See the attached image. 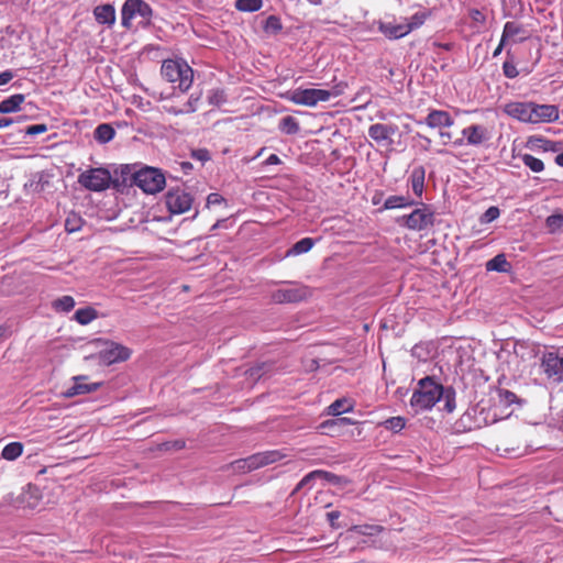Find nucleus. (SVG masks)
Wrapping results in <instances>:
<instances>
[{
	"label": "nucleus",
	"mask_w": 563,
	"mask_h": 563,
	"mask_svg": "<svg viewBox=\"0 0 563 563\" xmlns=\"http://www.w3.org/2000/svg\"><path fill=\"white\" fill-rule=\"evenodd\" d=\"M444 387L437 383L431 376H427L418 382L410 406L416 412L431 409L437 402L441 401Z\"/></svg>",
	"instance_id": "nucleus-1"
},
{
	"label": "nucleus",
	"mask_w": 563,
	"mask_h": 563,
	"mask_svg": "<svg viewBox=\"0 0 563 563\" xmlns=\"http://www.w3.org/2000/svg\"><path fill=\"white\" fill-rule=\"evenodd\" d=\"M161 76L180 92H187L194 82V70L184 59H165L161 66Z\"/></svg>",
	"instance_id": "nucleus-2"
},
{
	"label": "nucleus",
	"mask_w": 563,
	"mask_h": 563,
	"mask_svg": "<svg viewBox=\"0 0 563 563\" xmlns=\"http://www.w3.org/2000/svg\"><path fill=\"white\" fill-rule=\"evenodd\" d=\"M42 501L41 489L36 485L29 484L18 495L7 494L0 501L1 506H12L16 509H36Z\"/></svg>",
	"instance_id": "nucleus-3"
},
{
	"label": "nucleus",
	"mask_w": 563,
	"mask_h": 563,
	"mask_svg": "<svg viewBox=\"0 0 563 563\" xmlns=\"http://www.w3.org/2000/svg\"><path fill=\"white\" fill-rule=\"evenodd\" d=\"M397 223L409 230L423 231L433 225L434 213L430 207L421 203V208H417L411 213L398 218Z\"/></svg>",
	"instance_id": "nucleus-4"
},
{
	"label": "nucleus",
	"mask_w": 563,
	"mask_h": 563,
	"mask_svg": "<svg viewBox=\"0 0 563 563\" xmlns=\"http://www.w3.org/2000/svg\"><path fill=\"white\" fill-rule=\"evenodd\" d=\"M78 183L88 190L102 191L112 185V175L103 167L90 168L78 176Z\"/></svg>",
	"instance_id": "nucleus-5"
},
{
	"label": "nucleus",
	"mask_w": 563,
	"mask_h": 563,
	"mask_svg": "<svg viewBox=\"0 0 563 563\" xmlns=\"http://www.w3.org/2000/svg\"><path fill=\"white\" fill-rule=\"evenodd\" d=\"M152 15L153 9L144 0H125L121 9L122 25L126 29L131 27V20L135 16H141L144 24L148 25Z\"/></svg>",
	"instance_id": "nucleus-6"
},
{
	"label": "nucleus",
	"mask_w": 563,
	"mask_h": 563,
	"mask_svg": "<svg viewBox=\"0 0 563 563\" xmlns=\"http://www.w3.org/2000/svg\"><path fill=\"white\" fill-rule=\"evenodd\" d=\"M540 367L548 379L554 383L563 382V349L547 351L540 358Z\"/></svg>",
	"instance_id": "nucleus-7"
},
{
	"label": "nucleus",
	"mask_w": 563,
	"mask_h": 563,
	"mask_svg": "<svg viewBox=\"0 0 563 563\" xmlns=\"http://www.w3.org/2000/svg\"><path fill=\"white\" fill-rule=\"evenodd\" d=\"M166 179L164 174L154 167H144L137 170L135 185L146 194H156L163 190Z\"/></svg>",
	"instance_id": "nucleus-8"
},
{
	"label": "nucleus",
	"mask_w": 563,
	"mask_h": 563,
	"mask_svg": "<svg viewBox=\"0 0 563 563\" xmlns=\"http://www.w3.org/2000/svg\"><path fill=\"white\" fill-rule=\"evenodd\" d=\"M295 104L314 107L318 102H325L330 100V93L325 89H295L288 92L287 97Z\"/></svg>",
	"instance_id": "nucleus-9"
},
{
	"label": "nucleus",
	"mask_w": 563,
	"mask_h": 563,
	"mask_svg": "<svg viewBox=\"0 0 563 563\" xmlns=\"http://www.w3.org/2000/svg\"><path fill=\"white\" fill-rule=\"evenodd\" d=\"M192 197L183 189H169L165 196V203L172 213L180 214L188 211L192 205Z\"/></svg>",
	"instance_id": "nucleus-10"
},
{
	"label": "nucleus",
	"mask_w": 563,
	"mask_h": 563,
	"mask_svg": "<svg viewBox=\"0 0 563 563\" xmlns=\"http://www.w3.org/2000/svg\"><path fill=\"white\" fill-rule=\"evenodd\" d=\"M310 289L303 285H295L292 288L277 289L272 292L271 299L275 303L300 302L310 296Z\"/></svg>",
	"instance_id": "nucleus-11"
},
{
	"label": "nucleus",
	"mask_w": 563,
	"mask_h": 563,
	"mask_svg": "<svg viewBox=\"0 0 563 563\" xmlns=\"http://www.w3.org/2000/svg\"><path fill=\"white\" fill-rule=\"evenodd\" d=\"M316 479H324L325 482L333 484V485H342V484L347 483V479H345L342 476L335 475L333 473H330V472H327L323 470H316V471L308 473L306 476H303V478L297 484L292 494L299 492L302 488L310 489Z\"/></svg>",
	"instance_id": "nucleus-12"
},
{
	"label": "nucleus",
	"mask_w": 563,
	"mask_h": 563,
	"mask_svg": "<svg viewBox=\"0 0 563 563\" xmlns=\"http://www.w3.org/2000/svg\"><path fill=\"white\" fill-rule=\"evenodd\" d=\"M285 455L277 450L265 451L261 453L253 454L247 459L243 460V467H246L249 471L256 470L273 463H276L284 459Z\"/></svg>",
	"instance_id": "nucleus-13"
},
{
	"label": "nucleus",
	"mask_w": 563,
	"mask_h": 563,
	"mask_svg": "<svg viewBox=\"0 0 563 563\" xmlns=\"http://www.w3.org/2000/svg\"><path fill=\"white\" fill-rule=\"evenodd\" d=\"M137 170L131 165H121L120 168L114 170L112 176V186L117 190L133 186L136 183Z\"/></svg>",
	"instance_id": "nucleus-14"
},
{
	"label": "nucleus",
	"mask_w": 563,
	"mask_h": 563,
	"mask_svg": "<svg viewBox=\"0 0 563 563\" xmlns=\"http://www.w3.org/2000/svg\"><path fill=\"white\" fill-rule=\"evenodd\" d=\"M559 119V108L553 104L531 102V123L554 122Z\"/></svg>",
	"instance_id": "nucleus-15"
},
{
	"label": "nucleus",
	"mask_w": 563,
	"mask_h": 563,
	"mask_svg": "<svg viewBox=\"0 0 563 563\" xmlns=\"http://www.w3.org/2000/svg\"><path fill=\"white\" fill-rule=\"evenodd\" d=\"M131 355V350L119 343H110V345L100 352V358L106 364L126 361Z\"/></svg>",
	"instance_id": "nucleus-16"
},
{
	"label": "nucleus",
	"mask_w": 563,
	"mask_h": 563,
	"mask_svg": "<svg viewBox=\"0 0 563 563\" xmlns=\"http://www.w3.org/2000/svg\"><path fill=\"white\" fill-rule=\"evenodd\" d=\"M462 135L466 139V144L479 146L490 139L488 129L481 124H472L462 130Z\"/></svg>",
	"instance_id": "nucleus-17"
},
{
	"label": "nucleus",
	"mask_w": 563,
	"mask_h": 563,
	"mask_svg": "<svg viewBox=\"0 0 563 563\" xmlns=\"http://www.w3.org/2000/svg\"><path fill=\"white\" fill-rule=\"evenodd\" d=\"M398 126L396 124L375 123L368 128V136L377 143H393L391 136L396 134Z\"/></svg>",
	"instance_id": "nucleus-18"
},
{
	"label": "nucleus",
	"mask_w": 563,
	"mask_h": 563,
	"mask_svg": "<svg viewBox=\"0 0 563 563\" xmlns=\"http://www.w3.org/2000/svg\"><path fill=\"white\" fill-rule=\"evenodd\" d=\"M504 112L521 122L531 123V102H509Z\"/></svg>",
	"instance_id": "nucleus-19"
},
{
	"label": "nucleus",
	"mask_w": 563,
	"mask_h": 563,
	"mask_svg": "<svg viewBox=\"0 0 563 563\" xmlns=\"http://www.w3.org/2000/svg\"><path fill=\"white\" fill-rule=\"evenodd\" d=\"M86 379L87 376L84 375L73 377L74 385L66 389V391L64 393L65 397L71 398L77 395H86L93 393L100 388L101 383H82Z\"/></svg>",
	"instance_id": "nucleus-20"
},
{
	"label": "nucleus",
	"mask_w": 563,
	"mask_h": 563,
	"mask_svg": "<svg viewBox=\"0 0 563 563\" xmlns=\"http://www.w3.org/2000/svg\"><path fill=\"white\" fill-rule=\"evenodd\" d=\"M378 30L389 40H398L411 32V27L406 23L378 22Z\"/></svg>",
	"instance_id": "nucleus-21"
},
{
	"label": "nucleus",
	"mask_w": 563,
	"mask_h": 563,
	"mask_svg": "<svg viewBox=\"0 0 563 563\" xmlns=\"http://www.w3.org/2000/svg\"><path fill=\"white\" fill-rule=\"evenodd\" d=\"M424 123L431 129L450 128L454 124V119L448 111L434 109L428 113Z\"/></svg>",
	"instance_id": "nucleus-22"
},
{
	"label": "nucleus",
	"mask_w": 563,
	"mask_h": 563,
	"mask_svg": "<svg viewBox=\"0 0 563 563\" xmlns=\"http://www.w3.org/2000/svg\"><path fill=\"white\" fill-rule=\"evenodd\" d=\"M93 16L99 24L112 26L115 22V9L112 4H99L93 9Z\"/></svg>",
	"instance_id": "nucleus-23"
},
{
	"label": "nucleus",
	"mask_w": 563,
	"mask_h": 563,
	"mask_svg": "<svg viewBox=\"0 0 563 563\" xmlns=\"http://www.w3.org/2000/svg\"><path fill=\"white\" fill-rule=\"evenodd\" d=\"M424 177L426 169L423 166L415 167L409 176V183L411 184L412 191L418 198H421L424 190Z\"/></svg>",
	"instance_id": "nucleus-24"
},
{
	"label": "nucleus",
	"mask_w": 563,
	"mask_h": 563,
	"mask_svg": "<svg viewBox=\"0 0 563 563\" xmlns=\"http://www.w3.org/2000/svg\"><path fill=\"white\" fill-rule=\"evenodd\" d=\"M25 96L16 93L0 102V113H13L21 109V104L24 102Z\"/></svg>",
	"instance_id": "nucleus-25"
},
{
	"label": "nucleus",
	"mask_w": 563,
	"mask_h": 563,
	"mask_svg": "<svg viewBox=\"0 0 563 563\" xmlns=\"http://www.w3.org/2000/svg\"><path fill=\"white\" fill-rule=\"evenodd\" d=\"M416 205V201L412 200L409 196H390L385 201L379 211L396 209V208H406Z\"/></svg>",
	"instance_id": "nucleus-26"
},
{
	"label": "nucleus",
	"mask_w": 563,
	"mask_h": 563,
	"mask_svg": "<svg viewBox=\"0 0 563 563\" xmlns=\"http://www.w3.org/2000/svg\"><path fill=\"white\" fill-rule=\"evenodd\" d=\"M48 185L47 175L43 172L35 173L31 176L29 181L24 185L25 189L40 194L44 191L45 187Z\"/></svg>",
	"instance_id": "nucleus-27"
},
{
	"label": "nucleus",
	"mask_w": 563,
	"mask_h": 563,
	"mask_svg": "<svg viewBox=\"0 0 563 563\" xmlns=\"http://www.w3.org/2000/svg\"><path fill=\"white\" fill-rule=\"evenodd\" d=\"M274 368V363L272 362H261L251 366L245 371V375L252 379L253 382H257L265 374L269 373Z\"/></svg>",
	"instance_id": "nucleus-28"
},
{
	"label": "nucleus",
	"mask_w": 563,
	"mask_h": 563,
	"mask_svg": "<svg viewBox=\"0 0 563 563\" xmlns=\"http://www.w3.org/2000/svg\"><path fill=\"white\" fill-rule=\"evenodd\" d=\"M115 135V130L109 123L99 124L93 132L95 140L101 144L110 142Z\"/></svg>",
	"instance_id": "nucleus-29"
},
{
	"label": "nucleus",
	"mask_w": 563,
	"mask_h": 563,
	"mask_svg": "<svg viewBox=\"0 0 563 563\" xmlns=\"http://www.w3.org/2000/svg\"><path fill=\"white\" fill-rule=\"evenodd\" d=\"M529 144L536 146L544 152L556 153L561 150L562 144L560 142L550 141L543 137H533L529 140Z\"/></svg>",
	"instance_id": "nucleus-30"
},
{
	"label": "nucleus",
	"mask_w": 563,
	"mask_h": 563,
	"mask_svg": "<svg viewBox=\"0 0 563 563\" xmlns=\"http://www.w3.org/2000/svg\"><path fill=\"white\" fill-rule=\"evenodd\" d=\"M352 410H353V405L346 398L336 399L328 407V413L335 416V417H338L344 412L352 411Z\"/></svg>",
	"instance_id": "nucleus-31"
},
{
	"label": "nucleus",
	"mask_w": 563,
	"mask_h": 563,
	"mask_svg": "<svg viewBox=\"0 0 563 563\" xmlns=\"http://www.w3.org/2000/svg\"><path fill=\"white\" fill-rule=\"evenodd\" d=\"M314 245V240L311 239V238H303L301 240H299L298 242H296L288 251H287V256H290V255H300V254H303V253H307L309 252L312 246Z\"/></svg>",
	"instance_id": "nucleus-32"
},
{
	"label": "nucleus",
	"mask_w": 563,
	"mask_h": 563,
	"mask_svg": "<svg viewBox=\"0 0 563 563\" xmlns=\"http://www.w3.org/2000/svg\"><path fill=\"white\" fill-rule=\"evenodd\" d=\"M97 317H98L97 310L91 308V307H86V308L78 309L75 312V314H74V319L79 324H82V325H86V324L90 323Z\"/></svg>",
	"instance_id": "nucleus-33"
},
{
	"label": "nucleus",
	"mask_w": 563,
	"mask_h": 563,
	"mask_svg": "<svg viewBox=\"0 0 563 563\" xmlns=\"http://www.w3.org/2000/svg\"><path fill=\"white\" fill-rule=\"evenodd\" d=\"M23 453V444L21 442H11L7 444L1 453V456L7 461H14Z\"/></svg>",
	"instance_id": "nucleus-34"
},
{
	"label": "nucleus",
	"mask_w": 563,
	"mask_h": 563,
	"mask_svg": "<svg viewBox=\"0 0 563 563\" xmlns=\"http://www.w3.org/2000/svg\"><path fill=\"white\" fill-rule=\"evenodd\" d=\"M279 129L282 132H284L288 135H294L299 132L300 126H299L298 121L294 117L286 115V117L282 118V120L279 122Z\"/></svg>",
	"instance_id": "nucleus-35"
},
{
	"label": "nucleus",
	"mask_w": 563,
	"mask_h": 563,
	"mask_svg": "<svg viewBox=\"0 0 563 563\" xmlns=\"http://www.w3.org/2000/svg\"><path fill=\"white\" fill-rule=\"evenodd\" d=\"M207 100L213 107H221L228 101V97L224 89L213 88L208 91Z\"/></svg>",
	"instance_id": "nucleus-36"
},
{
	"label": "nucleus",
	"mask_w": 563,
	"mask_h": 563,
	"mask_svg": "<svg viewBox=\"0 0 563 563\" xmlns=\"http://www.w3.org/2000/svg\"><path fill=\"white\" fill-rule=\"evenodd\" d=\"M509 263L504 254H497L486 263L487 271L507 272Z\"/></svg>",
	"instance_id": "nucleus-37"
},
{
	"label": "nucleus",
	"mask_w": 563,
	"mask_h": 563,
	"mask_svg": "<svg viewBox=\"0 0 563 563\" xmlns=\"http://www.w3.org/2000/svg\"><path fill=\"white\" fill-rule=\"evenodd\" d=\"M234 5L241 12H256L263 7V0H235Z\"/></svg>",
	"instance_id": "nucleus-38"
},
{
	"label": "nucleus",
	"mask_w": 563,
	"mask_h": 563,
	"mask_svg": "<svg viewBox=\"0 0 563 563\" xmlns=\"http://www.w3.org/2000/svg\"><path fill=\"white\" fill-rule=\"evenodd\" d=\"M263 30L267 34L276 35L283 30L280 18L277 15H269L266 18L263 24Z\"/></svg>",
	"instance_id": "nucleus-39"
},
{
	"label": "nucleus",
	"mask_w": 563,
	"mask_h": 563,
	"mask_svg": "<svg viewBox=\"0 0 563 563\" xmlns=\"http://www.w3.org/2000/svg\"><path fill=\"white\" fill-rule=\"evenodd\" d=\"M52 307L56 311L69 312L75 307V299L71 296H62L53 301Z\"/></svg>",
	"instance_id": "nucleus-40"
},
{
	"label": "nucleus",
	"mask_w": 563,
	"mask_h": 563,
	"mask_svg": "<svg viewBox=\"0 0 563 563\" xmlns=\"http://www.w3.org/2000/svg\"><path fill=\"white\" fill-rule=\"evenodd\" d=\"M477 411L478 410L476 408H472L471 410H467L461 418V422L468 430L481 428L483 423H486L485 418L482 421L475 420L474 423H471L473 416H476Z\"/></svg>",
	"instance_id": "nucleus-41"
},
{
	"label": "nucleus",
	"mask_w": 563,
	"mask_h": 563,
	"mask_svg": "<svg viewBox=\"0 0 563 563\" xmlns=\"http://www.w3.org/2000/svg\"><path fill=\"white\" fill-rule=\"evenodd\" d=\"M521 159L523 164L533 173H541L544 169L543 162L530 154H522Z\"/></svg>",
	"instance_id": "nucleus-42"
},
{
	"label": "nucleus",
	"mask_w": 563,
	"mask_h": 563,
	"mask_svg": "<svg viewBox=\"0 0 563 563\" xmlns=\"http://www.w3.org/2000/svg\"><path fill=\"white\" fill-rule=\"evenodd\" d=\"M441 400L444 401V410L449 413L452 412L455 409V390L452 387H444Z\"/></svg>",
	"instance_id": "nucleus-43"
},
{
	"label": "nucleus",
	"mask_w": 563,
	"mask_h": 563,
	"mask_svg": "<svg viewBox=\"0 0 563 563\" xmlns=\"http://www.w3.org/2000/svg\"><path fill=\"white\" fill-rule=\"evenodd\" d=\"M382 426H384L385 429L391 430L394 432L401 431L406 426V420L402 417H391L387 420H385Z\"/></svg>",
	"instance_id": "nucleus-44"
},
{
	"label": "nucleus",
	"mask_w": 563,
	"mask_h": 563,
	"mask_svg": "<svg viewBox=\"0 0 563 563\" xmlns=\"http://www.w3.org/2000/svg\"><path fill=\"white\" fill-rule=\"evenodd\" d=\"M521 32H522L521 25H519L516 22H507L504 25L501 38H504V41H507L508 38L514 37Z\"/></svg>",
	"instance_id": "nucleus-45"
},
{
	"label": "nucleus",
	"mask_w": 563,
	"mask_h": 563,
	"mask_svg": "<svg viewBox=\"0 0 563 563\" xmlns=\"http://www.w3.org/2000/svg\"><path fill=\"white\" fill-rule=\"evenodd\" d=\"M202 93H191L188 98L187 102L184 104V112L186 114L194 113L198 109V104L201 100Z\"/></svg>",
	"instance_id": "nucleus-46"
},
{
	"label": "nucleus",
	"mask_w": 563,
	"mask_h": 563,
	"mask_svg": "<svg viewBox=\"0 0 563 563\" xmlns=\"http://www.w3.org/2000/svg\"><path fill=\"white\" fill-rule=\"evenodd\" d=\"M498 396L500 402H503L506 406L519 402V398L517 397V395L508 389H499Z\"/></svg>",
	"instance_id": "nucleus-47"
},
{
	"label": "nucleus",
	"mask_w": 563,
	"mask_h": 563,
	"mask_svg": "<svg viewBox=\"0 0 563 563\" xmlns=\"http://www.w3.org/2000/svg\"><path fill=\"white\" fill-rule=\"evenodd\" d=\"M355 422L346 417H336L334 419H329L323 421V427H341L342 429L344 427H347L350 424H354Z\"/></svg>",
	"instance_id": "nucleus-48"
},
{
	"label": "nucleus",
	"mask_w": 563,
	"mask_h": 563,
	"mask_svg": "<svg viewBox=\"0 0 563 563\" xmlns=\"http://www.w3.org/2000/svg\"><path fill=\"white\" fill-rule=\"evenodd\" d=\"M547 227L550 231H559L563 228V214H552L547 218Z\"/></svg>",
	"instance_id": "nucleus-49"
},
{
	"label": "nucleus",
	"mask_w": 563,
	"mask_h": 563,
	"mask_svg": "<svg viewBox=\"0 0 563 563\" xmlns=\"http://www.w3.org/2000/svg\"><path fill=\"white\" fill-rule=\"evenodd\" d=\"M500 214L498 207L492 206L489 207L482 216L481 223H490L496 220Z\"/></svg>",
	"instance_id": "nucleus-50"
},
{
	"label": "nucleus",
	"mask_w": 563,
	"mask_h": 563,
	"mask_svg": "<svg viewBox=\"0 0 563 563\" xmlns=\"http://www.w3.org/2000/svg\"><path fill=\"white\" fill-rule=\"evenodd\" d=\"M503 71L504 75L509 79L516 78L519 74L512 59H507L504 62Z\"/></svg>",
	"instance_id": "nucleus-51"
},
{
	"label": "nucleus",
	"mask_w": 563,
	"mask_h": 563,
	"mask_svg": "<svg viewBox=\"0 0 563 563\" xmlns=\"http://www.w3.org/2000/svg\"><path fill=\"white\" fill-rule=\"evenodd\" d=\"M424 19H426V14L424 13H416L412 15L411 18V21L406 23V25L410 26L411 27V31L416 27H419L420 25L423 24L424 22Z\"/></svg>",
	"instance_id": "nucleus-52"
},
{
	"label": "nucleus",
	"mask_w": 563,
	"mask_h": 563,
	"mask_svg": "<svg viewBox=\"0 0 563 563\" xmlns=\"http://www.w3.org/2000/svg\"><path fill=\"white\" fill-rule=\"evenodd\" d=\"M47 131V125L46 124H35V125H30L25 129V134L27 135H37V134H41V133H44Z\"/></svg>",
	"instance_id": "nucleus-53"
},
{
	"label": "nucleus",
	"mask_w": 563,
	"mask_h": 563,
	"mask_svg": "<svg viewBox=\"0 0 563 563\" xmlns=\"http://www.w3.org/2000/svg\"><path fill=\"white\" fill-rule=\"evenodd\" d=\"M80 219L74 218H67L65 222V228L68 232H76L80 229L79 225Z\"/></svg>",
	"instance_id": "nucleus-54"
},
{
	"label": "nucleus",
	"mask_w": 563,
	"mask_h": 563,
	"mask_svg": "<svg viewBox=\"0 0 563 563\" xmlns=\"http://www.w3.org/2000/svg\"><path fill=\"white\" fill-rule=\"evenodd\" d=\"M318 429L321 430V433L331 437L339 435L342 430L341 427H323V422L319 424Z\"/></svg>",
	"instance_id": "nucleus-55"
},
{
	"label": "nucleus",
	"mask_w": 563,
	"mask_h": 563,
	"mask_svg": "<svg viewBox=\"0 0 563 563\" xmlns=\"http://www.w3.org/2000/svg\"><path fill=\"white\" fill-rule=\"evenodd\" d=\"M191 156L202 163L210 159V154H209L208 150H205V148H199V150L192 151Z\"/></svg>",
	"instance_id": "nucleus-56"
},
{
	"label": "nucleus",
	"mask_w": 563,
	"mask_h": 563,
	"mask_svg": "<svg viewBox=\"0 0 563 563\" xmlns=\"http://www.w3.org/2000/svg\"><path fill=\"white\" fill-rule=\"evenodd\" d=\"M340 516H341V512L338 510L327 512V519L332 528H334V529L340 528V525L336 522L338 519L340 518Z\"/></svg>",
	"instance_id": "nucleus-57"
},
{
	"label": "nucleus",
	"mask_w": 563,
	"mask_h": 563,
	"mask_svg": "<svg viewBox=\"0 0 563 563\" xmlns=\"http://www.w3.org/2000/svg\"><path fill=\"white\" fill-rule=\"evenodd\" d=\"M383 530L380 526H364L361 527L360 532L364 536H375Z\"/></svg>",
	"instance_id": "nucleus-58"
},
{
	"label": "nucleus",
	"mask_w": 563,
	"mask_h": 563,
	"mask_svg": "<svg viewBox=\"0 0 563 563\" xmlns=\"http://www.w3.org/2000/svg\"><path fill=\"white\" fill-rule=\"evenodd\" d=\"M223 201H224V198L220 194L211 192L207 197V207L220 205Z\"/></svg>",
	"instance_id": "nucleus-59"
},
{
	"label": "nucleus",
	"mask_w": 563,
	"mask_h": 563,
	"mask_svg": "<svg viewBox=\"0 0 563 563\" xmlns=\"http://www.w3.org/2000/svg\"><path fill=\"white\" fill-rule=\"evenodd\" d=\"M345 82H339L338 85L333 86L331 90H328L331 97H338L344 92V89L346 88Z\"/></svg>",
	"instance_id": "nucleus-60"
},
{
	"label": "nucleus",
	"mask_w": 563,
	"mask_h": 563,
	"mask_svg": "<svg viewBox=\"0 0 563 563\" xmlns=\"http://www.w3.org/2000/svg\"><path fill=\"white\" fill-rule=\"evenodd\" d=\"M163 110L169 114H173V115H180V114H186L184 112V107L183 108H177L175 106H168V104H165L163 106Z\"/></svg>",
	"instance_id": "nucleus-61"
},
{
	"label": "nucleus",
	"mask_w": 563,
	"mask_h": 563,
	"mask_svg": "<svg viewBox=\"0 0 563 563\" xmlns=\"http://www.w3.org/2000/svg\"><path fill=\"white\" fill-rule=\"evenodd\" d=\"M371 201L374 206H378L379 203H382L384 201V191L375 190Z\"/></svg>",
	"instance_id": "nucleus-62"
},
{
	"label": "nucleus",
	"mask_w": 563,
	"mask_h": 563,
	"mask_svg": "<svg viewBox=\"0 0 563 563\" xmlns=\"http://www.w3.org/2000/svg\"><path fill=\"white\" fill-rule=\"evenodd\" d=\"M13 73L11 70H4L0 73V86L7 85L12 78Z\"/></svg>",
	"instance_id": "nucleus-63"
},
{
	"label": "nucleus",
	"mask_w": 563,
	"mask_h": 563,
	"mask_svg": "<svg viewBox=\"0 0 563 563\" xmlns=\"http://www.w3.org/2000/svg\"><path fill=\"white\" fill-rule=\"evenodd\" d=\"M12 334L10 327L0 325V342L9 339Z\"/></svg>",
	"instance_id": "nucleus-64"
}]
</instances>
